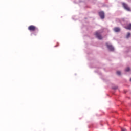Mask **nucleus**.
Listing matches in <instances>:
<instances>
[{"label": "nucleus", "instance_id": "nucleus-1", "mask_svg": "<svg viewBox=\"0 0 131 131\" xmlns=\"http://www.w3.org/2000/svg\"><path fill=\"white\" fill-rule=\"evenodd\" d=\"M28 30L30 31H35L36 30H38V29L36 28L35 26L31 25L28 28Z\"/></svg>", "mask_w": 131, "mask_h": 131}, {"label": "nucleus", "instance_id": "nucleus-2", "mask_svg": "<svg viewBox=\"0 0 131 131\" xmlns=\"http://www.w3.org/2000/svg\"><path fill=\"white\" fill-rule=\"evenodd\" d=\"M122 6L123 8L125 9V10H126V11H128V12H130V8L128 7V5H127V4H125V3H123Z\"/></svg>", "mask_w": 131, "mask_h": 131}, {"label": "nucleus", "instance_id": "nucleus-3", "mask_svg": "<svg viewBox=\"0 0 131 131\" xmlns=\"http://www.w3.org/2000/svg\"><path fill=\"white\" fill-rule=\"evenodd\" d=\"M95 35L98 39H102L103 37H102V35H101V33L100 31H97L95 33Z\"/></svg>", "mask_w": 131, "mask_h": 131}, {"label": "nucleus", "instance_id": "nucleus-4", "mask_svg": "<svg viewBox=\"0 0 131 131\" xmlns=\"http://www.w3.org/2000/svg\"><path fill=\"white\" fill-rule=\"evenodd\" d=\"M106 47L110 51H114V48H113V46L111 45H109V43H106Z\"/></svg>", "mask_w": 131, "mask_h": 131}, {"label": "nucleus", "instance_id": "nucleus-5", "mask_svg": "<svg viewBox=\"0 0 131 131\" xmlns=\"http://www.w3.org/2000/svg\"><path fill=\"white\" fill-rule=\"evenodd\" d=\"M99 15L101 18V19H104L105 18V13L103 11H101L99 12Z\"/></svg>", "mask_w": 131, "mask_h": 131}, {"label": "nucleus", "instance_id": "nucleus-6", "mask_svg": "<svg viewBox=\"0 0 131 131\" xmlns=\"http://www.w3.org/2000/svg\"><path fill=\"white\" fill-rule=\"evenodd\" d=\"M115 32H119L120 31V29L119 28L116 27L114 29Z\"/></svg>", "mask_w": 131, "mask_h": 131}, {"label": "nucleus", "instance_id": "nucleus-7", "mask_svg": "<svg viewBox=\"0 0 131 131\" xmlns=\"http://www.w3.org/2000/svg\"><path fill=\"white\" fill-rule=\"evenodd\" d=\"M125 28H126V29L130 30L131 29V24H129L126 27H125Z\"/></svg>", "mask_w": 131, "mask_h": 131}, {"label": "nucleus", "instance_id": "nucleus-8", "mask_svg": "<svg viewBox=\"0 0 131 131\" xmlns=\"http://www.w3.org/2000/svg\"><path fill=\"white\" fill-rule=\"evenodd\" d=\"M117 74L118 75H120L121 74V72L119 71H117Z\"/></svg>", "mask_w": 131, "mask_h": 131}, {"label": "nucleus", "instance_id": "nucleus-9", "mask_svg": "<svg viewBox=\"0 0 131 131\" xmlns=\"http://www.w3.org/2000/svg\"><path fill=\"white\" fill-rule=\"evenodd\" d=\"M130 36V33H128L126 36L127 38H128Z\"/></svg>", "mask_w": 131, "mask_h": 131}, {"label": "nucleus", "instance_id": "nucleus-10", "mask_svg": "<svg viewBox=\"0 0 131 131\" xmlns=\"http://www.w3.org/2000/svg\"><path fill=\"white\" fill-rule=\"evenodd\" d=\"M130 70V69H129V68H127L125 69V71H126L127 72H128V71H129Z\"/></svg>", "mask_w": 131, "mask_h": 131}, {"label": "nucleus", "instance_id": "nucleus-11", "mask_svg": "<svg viewBox=\"0 0 131 131\" xmlns=\"http://www.w3.org/2000/svg\"><path fill=\"white\" fill-rule=\"evenodd\" d=\"M121 131H126V129L125 128H122Z\"/></svg>", "mask_w": 131, "mask_h": 131}]
</instances>
